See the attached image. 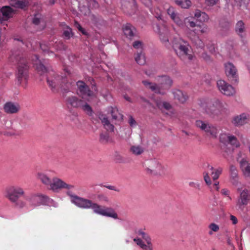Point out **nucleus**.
Instances as JSON below:
<instances>
[{
    "instance_id": "f257e3e1",
    "label": "nucleus",
    "mask_w": 250,
    "mask_h": 250,
    "mask_svg": "<svg viewBox=\"0 0 250 250\" xmlns=\"http://www.w3.org/2000/svg\"><path fill=\"white\" fill-rule=\"evenodd\" d=\"M37 70L40 74L46 73V82L51 90L53 92H58L60 90L67 92L72 84L68 77L60 76L56 73L51 68L48 62L44 61L40 62L36 66Z\"/></svg>"
},
{
    "instance_id": "f03ea898",
    "label": "nucleus",
    "mask_w": 250,
    "mask_h": 250,
    "mask_svg": "<svg viewBox=\"0 0 250 250\" xmlns=\"http://www.w3.org/2000/svg\"><path fill=\"white\" fill-rule=\"evenodd\" d=\"M9 61L17 65L15 76L18 84L25 87L29 78L28 60L23 54L16 51L10 55Z\"/></svg>"
},
{
    "instance_id": "7ed1b4c3",
    "label": "nucleus",
    "mask_w": 250,
    "mask_h": 250,
    "mask_svg": "<svg viewBox=\"0 0 250 250\" xmlns=\"http://www.w3.org/2000/svg\"><path fill=\"white\" fill-rule=\"evenodd\" d=\"M172 47L177 56L184 62L192 61L194 56L193 54L191 46L187 41L181 38L175 39Z\"/></svg>"
},
{
    "instance_id": "20e7f679",
    "label": "nucleus",
    "mask_w": 250,
    "mask_h": 250,
    "mask_svg": "<svg viewBox=\"0 0 250 250\" xmlns=\"http://www.w3.org/2000/svg\"><path fill=\"white\" fill-rule=\"evenodd\" d=\"M67 195L71 198V202L77 207L83 208H92L95 213L103 215L104 208L98 204L93 202L92 200L82 198L73 194L69 190L67 192Z\"/></svg>"
},
{
    "instance_id": "39448f33",
    "label": "nucleus",
    "mask_w": 250,
    "mask_h": 250,
    "mask_svg": "<svg viewBox=\"0 0 250 250\" xmlns=\"http://www.w3.org/2000/svg\"><path fill=\"white\" fill-rule=\"evenodd\" d=\"M6 198L13 204L15 208H22L26 206V202L21 199L24 196V189L18 186H11L6 189Z\"/></svg>"
},
{
    "instance_id": "423d86ee",
    "label": "nucleus",
    "mask_w": 250,
    "mask_h": 250,
    "mask_svg": "<svg viewBox=\"0 0 250 250\" xmlns=\"http://www.w3.org/2000/svg\"><path fill=\"white\" fill-rule=\"evenodd\" d=\"M159 84L149 82L147 81L142 82L144 85L152 91L162 95H165L167 91L170 88L172 85V80L167 76H162L159 80Z\"/></svg>"
},
{
    "instance_id": "0eeeda50",
    "label": "nucleus",
    "mask_w": 250,
    "mask_h": 250,
    "mask_svg": "<svg viewBox=\"0 0 250 250\" xmlns=\"http://www.w3.org/2000/svg\"><path fill=\"white\" fill-rule=\"evenodd\" d=\"M76 84L78 87V94L83 97L94 96L95 95L94 92H97L98 91L95 83L92 84L91 88L92 90H90L89 86L82 81H78Z\"/></svg>"
},
{
    "instance_id": "6e6552de",
    "label": "nucleus",
    "mask_w": 250,
    "mask_h": 250,
    "mask_svg": "<svg viewBox=\"0 0 250 250\" xmlns=\"http://www.w3.org/2000/svg\"><path fill=\"white\" fill-rule=\"evenodd\" d=\"M145 167L148 173L161 175L163 173V167L160 162L156 159H150L146 162Z\"/></svg>"
},
{
    "instance_id": "1a4fd4ad",
    "label": "nucleus",
    "mask_w": 250,
    "mask_h": 250,
    "mask_svg": "<svg viewBox=\"0 0 250 250\" xmlns=\"http://www.w3.org/2000/svg\"><path fill=\"white\" fill-rule=\"evenodd\" d=\"M225 74L232 83L238 82V74L235 66L231 62H228L224 64Z\"/></svg>"
},
{
    "instance_id": "9d476101",
    "label": "nucleus",
    "mask_w": 250,
    "mask_h": 250,
    "mask_svg": "<svg viewBox=\"0 0 250 250\" xmlns=\"http://www.w3.org/2000/svg\"><path fill=\"white\" fill-rule=\"evenodd\" d=\"M250 201V189L245 188L240 191L239 197L236 203L238 209L243 210Z\"/></svg>"
},
{
    "instance_id": "9b49d317",
    "label": "nucleus",
    "mask_w": 250,
    "mask_h": 250,
    "mask_svg": "<svg viewBox=\"0 0 250 250\" xmlns=\"http://www.w3.org/2000/svg\"><path fill=\"white\" fill-rule=\"evenodd\" d=\"M75 188L73 185H70L66 183L57 177L52 179L49 189L54 191H58L59 189H66L70 190Z\"/></svg>"
},
{
    "instance_id": "f8f14e48",
    "label": "nucleus",
    "mask_w": 250,
    "mask_h": 250,
    "mask_svg": "<svg viewBox=\"0 0 250 250\" xmlns=\"http://www.w3.org/2000/svg\"><path fill=\"white\" fill-rule=\"evenodd\" d=\"M217 86L220 91L228 96L233 95L235 91L234 88L224 80H219L217 82Z\"/></svg>"
},
{
    "instance_id": "ddd939ff",
    "label": "nucleus",
    "mask_w": 250,
    "mask_h": 250,
    "mask_svg": "<svg viewBox=\"0 0 250 250\" xmlns=\"http://www.w3.org/2000/svg\"><path fill=\"white\" fill-rule=\"evenodd\" d=\"M155 31L159 34L160 40L165 43L168 42L169 31L167 26L164 24H157Z\"/></svg>"
},
{
    "instance_id": "4468645a",
    "label": "nucleus",
    "mask_w": 250,
    "mask_h": 250,
    "mask_svg": "<svg viewBox=\"0 0 250 250\" xmlns=\"http://www.w3.org/2000/svg\"><path fill=\"white\" fill-rule=\"evenodd\" d=\"M195 125L198 127L212 136H215L217 133V130L215 127L208 124H206L201 120L196 121Z\"/></svg>"
},
{
    "instance_id": "2eb2a0df",
    "label": "nucleus",
    "mask_w": 250,
    "mask_h": 250,
    "mask_svg": "<svg viewBox=\"0 0 250 250\" xmlns=\"http://www.w3.org/2000/svg\"><path fill=\"white\" fill-rule=\"evenodd\" d=\"M46 201L47 197L42 194L32 195L29 198V202L31 205L34 207L43 205Z\"/></svg>"
},
{
    "instance_id": "dca6fc26",
    "label": "nucleus",
    "mask_w": 250,
    "mask_h": 250,
    "mask_svg": "<svg viewBox=\"0 0 250 250\" xmlns=\"http://www.w3.org/2000/svg\"><path fill=\"white\" fill-rule=\"evenodd\" d=\"M0 12L2 15L0 16V21L1 22L7 21L14 13V10L9 6H3L0 9Z\"/></svg>"
},
{
    "instance_id": "f3484780",
    "label": "nucleus",
    "mask_w": 250,
    "mask_h": 250,
    "mask_svg": "<svg viewBox=\"0 0 250 250\" xmlns=\"http://www.w3.org/2000/svg\"><path fill=\"white\" fill-rule=\"evenodd\" d=\"M172 93L174 100L178 101L181 104L186 103L188 98V96L186 92L179 89H173Z\"/></svg>"
},
{
    "instance_id": "a211bd4d",
    "label": "nucleus",
    "mask_w": 250,
    "mask_h": 250,
    "mask_svg": "<svg viewBox=\"0 0 250 250\" xmlns=\"http://www.w3.org/2000/svg\"><path fill=\"white\" fill-rule=\"evenodd\" d=\"M66 104L73 108H81L84 101L76 96L68 97L66 100Z\"/></svg>"
},
{
    "instance_id": "6ab92c4d",
    "label": "nucleus",
    "mask_w": 250,
    "mask_h": 250,
    "mask_svg": "<svg viewBox=\"0 0 250 250\" xmlns=\"http://www.w3.org/2000/svg\"><path fill=\"white\" fill-rule=\"evenodd\" d=\"M220 141L222 143L228 142L229 144L236 147L240 146V143L237 138L233 135H221L220 137Z\"/></svg>"
},
{
    "instance_id": "aec40b11",
    "label": "nucleus",
    "mask_w": 250,
    "mask_h": 250,
    "mask_svg": "<svg viewBox=\"0 0 250 250\" xmlns=\"http://www.w3.org/2000/svg\"><path fill=\"white\" fill-rule=\"evenodd\" d=\"M4 111L8 114H15L19 112L20 106L12 102L6 103L3 107Z\"/></svg>"
},
{
    "instance_id": "412c9836",
    "label": "nucleus",
    "mask_w": 250,
    "mask_h": 250,
    "mask_svg": "<svg viewBox=\"0 0 250 250\" xmlns=\"http://www.w3.org/2000/svg\"><path fill=\"white\" fill-rule=\"evenodd\" d=\"M231 24L226 20H222L220 21V33L222 36H225L229 34Z\"/></svg>"
},
{
    "instance_id": "4be33fe9",
    "label": "nucleus",
    "mask_w": 250,
    "mask_h": 250,
    "mask_svg": "<svg viewBox=\"0 0 250 250\" xmlns=\"http://www.w3.org/2000/svg\"><path fill=\"white\" fill-rule=\"evenodd\" d=\"M37 179L49 189L51 185L52 180L45 173L42 172H38L37 174Z\"/></svg>"
},
{
    "instance_id": "5701e85b",
    "label": "nucleus",
    "mask_w": 250,
    "mask_h": 250,
    "mask_svg": "<svg viewBox=\"0 0 250 250\" xmlns=\"http://www.w3.org/2000/svg\"><path fill=\"white\" fill-rule=\"evenodd\" d=\"M249 121V118L245 114H242L239 116L234 117L232 123L235 126H241L247 123Z\"/></svg>"
},
{
    "instance_id": "b1692460",
    "label": "nucleus",
    "mask_w": 250,
    "mask_h": 250,
    "mask_svg": "<svg viewBox=\"0 0 250 250\" xmlns=\"http://www.w3.org/2000/svg\"><path fill=\"white\" fill-rule=\"evenodd\" d=\"M124 33L126 37L131 39L136 35V29L129 23L126 24L123 28Z\"/></svg>"
},
{
    "instance_id": "393cba45",
    "label": "nucleus",
    "mask_w": 250,
    "mask_h": 250,
    "mask_svg": "<svg viewBox=\"0 0 250 250\" xmlns=\"http://www.w3.org/2000/svg\"><path fill=\"white\" fill-rule=\"evenodd\" d=\"M10 5L17 8L24 9L28 5V0H9Z\"/></svg>"
},
{
    "instance_id": "a878e982",
    "label": "nucleus",
    "mask_w": 250,
    "mask_h": 250,
    "mask_svg": "<svg viewBox=\"0 0 250 250\" xmlns=\"http://www.w3.org/2000/svg\"><path fill=\"white\" fill-rule=\"evenodd\" d=\"M240 168L246 177L250 178V163L244 160L240 162Z\"/></svg>"
},
{
    "instance_id": "bb28decb",
    "label": "nucleus",
    "mask_w": 250,
    "mask_h": 250,
    "mask_svg": "<svg viewBox=\"0 0 250 250\" xmlns=\"http://www.w3.org/2000/svg\"><path fill=\"white\" fill-rule=\"evenodd\" d=\"M133 241L144 250H153V246L151 242H146L147 243V245H146L140 238H134Z\"/></svg>"
},
{
    "instance_id": "cd10ccee",
    "label": "nucleus",
    "mask_w": 250,
    "mask_h": 250,
    "mask_svg": "<svg viewBox=\"0 0 250 250\" xmlns=\"http://www.w3.org/2000/svg\"><path fill=\"white\" fill-rule=\"evenodd\" d=\"M208 171L211 172L213 180L215 181L219 178L220 175L221 174L222 172V168L219 167L217 169H215L213 167L208 165Z\"/></svg>"
},
{
    "instance_id": "c85d7f7f",
    "label": "nucleus",
    "mask_w": 250,
    "mask_h": 250,
    "mask_svg": "<svg viewBox=\"0 0 250 250\" xmlns=\"http://www.w3.org/2000/svg\"><path fill=\"white\" fill-rule=\"evenodd\" d=\"M130 152L135 156H139L145 151V148L139 145L132 146L130 148Z\"/></svg>"
},
{
    "instance_id": "c756f323",
    "label": "nucleus",
    "mask_w": 250,
    "mask_h": 250,
    "mask_svg": "<svg viewBox=\"0 0 250 250\" xmlns=\"http://www.w3.org/2000/svg\"><path fill=\"white\" fill-rule=\"evenodd\" d=\"M194 17L201 22H206L209 19L208 16L206 13L202 12L199 10L195 11Z\"/></svg>"
},
{
    "instance_id": "7c9ffc66",
    "label": "nucleus",
    "mask_w": 250,
    "mask_h": 250,
    "mask_svg": "<svg viewBox=\"0 0 250 250\" xmlns=\"http://www.w3.org/2000/svg\"><path fill=\"white\" fill-rule=\"evenodd\" d=\"M99 142L100 143L105 145L112 142V139L109 136L108 133L102 132L100 134Z\"/></svg>"
},
{
    "instance_id": "2f4dec72",
    "label": "nucleus",
    "mask_w": 250,
    "mask_h": 250,
    "mask_svg": "<svg viewBox=\"0 0 250 250\" xmlns=\"http://www.w3.org/2000/svg\"><path fill=\"white\" fill-rule=\"evenodd\" d=\"M135 60L136 62L139 65H142L146 63V58L143 52L137 51L135 56Z\"/></svg>"
},
{
    "instance_id": "473e14b6",
    "label": "nucleus",
    "mask_w": 250,
    "mask_h": 250,
    "mask_svg": "<svg viewBox=\"0 0 250 250\" xmlns=\"http://www.w3.org/2000/svg\"><path fill=\"white\" fill-rule=\"evenodd\" d=\"M103 216L112 217L114 219L118 218V214L115 210L111 208H104L103 213Z\"/></svg>"
},
{
    "instance_id": "72a5a7b5",
    "label": "nucleus",
    "mask_w": 250,
    "mask_h": 250,
    "mask_svg": "<svg viewBox=\"0 0 250 250\" xmlns=\"http://www.w3.org/2000/svg\"><path fill=\"white\" fill-rule=\"evenodd\" d=\"M229 171L231 178L233 180V184H236L237 179L238 178V170L236 167L233 165H231L229 168Z\"/></svg>"
},
{
    "instance_id": "f704fd0d",
    "label": "nucleus",
    "mask_w": 250,
    "mask_h": 250,
    "mask_svg": "<svg viewBox=\"0 0 250 250\" xmlns=\"http://www.w3.org/2000/svg\"><path fill=\"white\" fill-rule=\"evenodd\" d=\"M205 110L207 114L210 115L216 114L218 111L216 106L214 104L211 103L208 104Z\"/></svg>"
},
{
    "instance_id": "c9c22d12",
    "label": "nucleus",
    "mask_w": 250,
    "mask_h": 250,
    "mask_svg": "<svg viewBox=\"0 0 250 250\" xmlns=\"http://www.w3.org/2000/svg\"><path fill=\"white\" fill-rule=\"evenodd\" d=\"M123 8L134 9L136 8L135 0H122Z\"/></svg>"
},
{
    "instance_id": "e433bc0d",
    "label": "nucleus",
    "mask_w": 250,
    "mask_h": 250,
    "mask_svg": "<svg viewBox=\"0 0 250 250\" xmlns=\"http://www.w3.org/2000/svg\"><path fill=\"white\" fill-rule=\"evenodd\" d=\"M90 197L93 199L96 198L97 201L100 202H104L106 203L109 202L108 198L105 195L102 193H98L97 194H93Z\"/></svg>"
},
{
    "instance_id": "4c0bfd02",
    "label": "nucleus",
    "mask_w": 250,
    "mask_h": 250,
    "mask_svg": "<svg viewBox=\"0 0 250 250\" xmlns=\"http://www.w3.org/2000/svg\"><path fill=\"white\" fill-rule=\"evenodd\" d=\"M101 120L102 124L107 131H114V126L110 123V122L106 117H104Z\"/></svg>"
},
{
    "instance_id": "58836bf2",
    "label": "nucleus",
    "mask_w": 250,
    "mask_h": 250,
    "mask_svg": "<svg viewBox=\"0 0 250 250\" xmlns=\"http://www.w3.org/2000/svg\"><path fill=\"white\" fill-rule=\"evenodd\" d=\"M156 104L157 107L161 110L163 108H165L166 110H170L172 108L171 104L166 102H161L158 101H156Z\"/></svg>"
},
{
    "instance_id": "ea45409f",
    "label": "nucleus",
    "mask_w": 250,
    "mask_h": 250,
    "mask_svg": "<svg viewBox=\"0 0 250 250\" xmlns=\"http://www.w3.org/2000/svg\"><path fill=\"white\" fill-rule=\"evenodd\" d=\"M175 2L183 8H188L191 4L189 0H176Z\"/></svg>"
},
{
    "instance_id": "a19ab883",
    "label": "nucleus",
    "mask_w": 250,
    "mask_h": 250,
    "mask_svg": "<svg viewBox=\"0 0 250 250\" xmlns=\"http://www.w3.org/2000/svg\"><path fill=\"white\" fill-rule=\"evenodd\" d=\"M235 31L238 34H240L245 31V24L242 21H239L237 22Z\"/></svg>"
},
{
    "instance_id": "79ce46f5",
    "label": "nucleus",
    "mask_w": 250,
    "mask_h": 250,
    "mask_svg": "<svg viewBox=\"0 0 250 250\" xmlns=\"http://www.w3.org/2000/svg\"><path fill=\"white\" fill-rule=\"evenodd\" d=\"M83 105L81 108L82 109L87 115L91 116L93 113V110L91 106L84 101V104H82Z\"/></svg>"
},
{
    "instance_id": "37998d69",
    "label": "nucleus",
    "mask_w": 250,
    "mask_h": 250,
    "mask_svg": "<svg viewBox=\"0 0 250 250\" xmlns=\"http://www.w3.org/2000/svg\"><path fill=\"white\" fill-rule=\"evenodd\" d=\"M109 109L113 119L117 120L120 116H122V115L118 112V110L117 108H114L111 106Z\"/></svg>"
},
{
    "instance_id": "c03bdc74",
    "label": "nucleus",
    "mask_w": 250,
    "mask_h": 250,
    "mask_svg": "<svg viewBox=\"0 0 250 250\" xmlns=\"http://www.w3.org/2000/svg\"><path fill=\"white\" fill-rule=\"evenodd\" d=\"M138 234L142 236V237L146 242H151V240L149 236L146 232L143 231L142 229H140L138 231Z\"/></svg>"
},
{
    "instance_id": "a18cd8bd",
    "label": "nucleus",
    "mask_w": 250,
    "mask_h": 250,
    "mask_svg": "<svg viewBox=\"0 0 250 250\" xmlns=\"http://www.w3.org/2000/svg\"><path fill=\"white\" fill-rule=\"evenodd\" d=\"M167 13L170 17L171 19H172L175 17L178 13L176 11L174 8L170 6L167 10Z\"/></svg>"
},
{
    "instance_id": "49530a36",
    "label": "nucleus",
    "mask_w": 250,
    "mask_h": 250,
    "mask_svg": "<svg viewBox=\"0 0 250 250\" xmlns=\"http://www.w3.org/2000/svg\"><path fill=\"white\" fill-rule=\"evenodd\" d=\"M132 45L134 48L138 49L137 51L143 52V43L142 42L135 41L133 42Z\"/></svg>"
},
{
    "instance_id": "de8ad7c7",
    "label": "nucleus",
    "mask_w": 250,
    "mask_h": 250,
    "mask_svg": "<svg viewBox=\"0 0 250 250\" xmlns=\"http://www.w3.org/2000/svg\"><path fill=\"white\" fill-rule=\"evenodd\" d=\"M63 35L66 39H69L72 35V32L71 28L69 27H66L65 29L64 30Z\"/></svg>"
},
{
    "instance_id": "09e8293b",
    "label": "nucleus",
    "mask_w": 250,
    "mask_h": 250,
    "mask_svg": "<svg viewBox=\"0 0 250 250\" xmlns=\"http://www.w3.org/2000/svg\"><path fill=\"white\" fill-rule=\"evenodd\" d=\"M172 20L179 26H182L184 24V21L183 22V20L180 18L179 14L177 15Z\"/></svg>"
},
{
    "instance_id": "8fccbe9b",
    "label": "nucleus",
    "mask_w": 250,
    "mask_h": 250,
    "mask_svg": "<svg viewBox=\"0 0 250 250\" xmlns=\"http://www.w3.org/2000/svg\"><path fill=\"white\" fill-rule=\"evenodd\" d=\"M184 24L187 27L189 26L193 28L197 26L196 23L193 21H191L189 19L186 18L184 20Z\"/></svg>"
},
{
    "instance_id": "3c124183",
    "label": "nucleus",
    "mask_w": 250,
    "mask_h": 250,
    "mask_svg": "<svg viewBox=\"0 0 250 250\" xmlns=\"http://www.w3.org/2000/svg\"><path fill=\"white\" fill-rule=\"evenodd\" d=\"M189 187L194 188L195 189L200 190L201 189V184L198 182H190L189 183Z\"/></svg>"
},
{
    "instance_id": "603ef678",
    "label": "nucleus",
    "mask_w": 250,
    "mask_h": 250,
    "mask_svg": "<svg viewBox=\"0 0 250 250\" xmlns=\"http://www.w3.org/2000/svg\"><path fill=\"white\" fill-rule=\"evenodd\" d=\"M88 6L92 8H97L99 7V4L96 0H87Z\"/></svg>"
},
{
    "instance_id": "864d4df0",
    "label": "nucleus",
    "mask_w": 250,
    "mask_h": 250,
    "mask_svg": "<svg viewBox=\"0 0 250 250\" xmlns=\"http://www.w3.org/2000/svg\"><path fill=\"white\" fill-rule=\"evenodd\" d=\"M204 179L208 186H209L211 184V181L208 175V173H204Z\"/></svg>"
},
{
    "instance_id": "5fc2aeb1",
    "label": "nucleus",
    "mask_w": 250,
    "mask_h": 250,
    "mask_svg": "<svg viewBox=\"0 0 250 250\" xmlns=\"http://www.w3.org/2000/svg\"><path fill=\"white\" fill-rule=\"evenodd\" d=\"M41 18L39 14H36L32 19V22L35 25H38L40 23Z\"/></svg>"
},
{
    "instance_id": "6e6d98bb",
    "label": "nucleus",
    "mask_w": 250,
    "mask_h": 250,
    "mask_svg": "<svg viewBox=\"0 0 250 250\" xmlns=\"http://www.w3.org/2000/svg\"><path fill=\"white\" fill-rule=\"evenodd\" d=\"M208 228L211 229V231L217 232L219 229V226L215 223H211Z\"/></svg>"
},
{
    "instance_id": "4d7b16f0",
    "label": "nucleus",
    "mask_w": 250,
    "mask_h": 250,
    "mask_svg": "<svg viewBox=\"0 0 250 250\" xmlns=\"http://www.w3.org/2000/svg\"><path fill=\"white\" fill-rule=\"evenodd\" d=\"M75 25L78 28L79 31H81L83 35H85L87 34V33L84 29H83L78 22H75Z\"/></svg>"
},
{
    "instance_id": "13d9d810",
    "label": "nucleus",
    "mask_w": 250,
    "mask_h": 250,
    "mask_svg": "<svg viewBox=\"0 0 250 250\" xmlns=\"http://www.w3.org/2000/svg\"><path fill=\"white\" fill-rule=\"evenodd\" d=\"M146 7L150 8L154 0H140Z\"/></svg>"
},
{
    "instance_id": "bf43d9fd",
    "label": "nucleus",
    "mask_w": 250,
    "mask_h": 250,
    "mask_svg": "<svg viewBox=\"0 0 250 250\" xmlns=\"http://www.w3.org/2000/svg\"><path fill=\"white\" fill-rule=\"evenodd\" d=\"M100 186L101 187H105V188H108L109 189H110V190H114V191H118V192L119 191V190L117 189L115 186H106V185H103V184H101Z\"/></svg>"
},
{
    "instance_id": "052dcab7",
    "label": "nucleus",
    "mask_w": 250,
    "mask_h": 250,
    "mask_svg": "<svg viewBox=\"0 0 250 250\" xmlns=\"http://www.w3.org/2000/svg\"><path fill=\"white\" fill-rule=\"evenodd\" d=\"M41 49L42 50V51L44 53H49V48L47 46H46L45 44H40Z\"/></svg>"
},
{
    "instance_id": "680f3d73",
    "label": "nucleus",
    "mask_w": 250,
    "mask_h": 250,
    "mask_svg": "<svg viewBox=\"0 0 250 250\" xmlns=\"http://www.w3.org/2000/svg\"><path fill=\"white\" fill-rule=\"evenodd\" d=\"M128 123L131 126H133L136 125V122L131 116H130L129 118Z\"/></svg>"
},
{
    "instance_id": "e2e57ef3",
    "label": "nucleus",
    "mask_w": 250,
    "mask_h": 250,
    "mask_svg": "<svg viewBox=\"0 0 250 250\" xmlns=\"http://www.w3.org/2000/svg\"><path fill=\"white\" fill-rule=\"evenodd\" d=\"M115 160L118 163H123L124 161L123 157L119 154L116 155Z\"/></svg>"
},
{
    "instance_id": "0e129e2a",
    "label": "nucleus",
    "mask_w": 250,
    "mask_h": 250,
    "mask_svg": "<svg viewBox=\"0 0 250 250\" xmlns=\"http://www.w3.org/2000/svg\"><path fill=\"white\" fill-rule=\"evenodd\" d=\"M218 0H206V2L208 5H213L215 4Z\"/></svg>"
},
{
    "instance_id": "69168bd1",
    "label": "nucleus",
    "mask_w": 250,
    "mask_h": 250,
    "mask_svg": "<svg viewBox=\"0 0 250 250\" xmlns=\"http://www.w3.org/2000/svg\"><path fill=\"white\" fill-rule=\"evenodd\" d=\"M230 220L232 221L233 224L235 225L238 222V220L237 218L234 216V215H231L230 216Z\"/></svg>"
},
{
    "instance_id": "338daca9",
    "label": "nucleus",
    "mask_w": 250,
    "mask_h": 250,
    "mask_svg": "<svg viewBox=\"0 0 250 250\" xmlns=\"http://www.w3.org/2000/svg\"><path fill=\"white\" fill-rule=\"evenodd\" d=\"M229 191L226 188H224L221 190V193L224 195H228Z\"/></svg>"
},
{
    "instance_id": "774afa93",
    "label": "nucleus",
    "mask_w": 250,
    "mask_h": 250,
    "mask_svg": "<svg viewBox=\"0 0 250 250\" xmlns=\"http://www.w3.org/2000/svg\"><path fill=\"white\" fill-rule=\"evenodd\" d=\"M59 44L60 45L61 49H62L63 50H66L67 48V46L62 42H59Z\"/></svg>"
}]
</instances>
